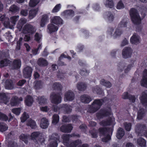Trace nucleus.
<instances>
[{
	"mask_svg": "<svg viewBox=\"0 0 147 147\" xmlns=\"http://www.w3.org/2000/svg\"><path fill=\"white\" fill-rule=\"evenodd\" d=\"M111 139V136L109 134H107L105 137L103 138L102 139V141L105 142H107L109 141Z\"/></svg>",
	"mask_w": 147,
	"mask_h": 147,
	"instance_id": "59",
	"label": "nucleus"
},
{
	"mask_svg": "<svg viewBox=\"0 0 147 147\" xmlns=\"http://www.w3.org/2000/svg\"><path fill=\"white\" fill-rule=\"evenodd\" d=\"M123 125L125 130L128 131H130L131 130L132 125L131 123H128L127 122H125L123 123Z\"/></svg>",
	"mask_w": 147,
	"mask_h": 147,
	"instance_id": "51",
	"label": "nucleus"
},
{
	"mask_svg": "<svg viewBox=\"0 0 147 147\" xmlns=\"http://www.w3.org/2000/svg\"><path fill=\"white\" fill-rule=\"evenodd\" d=\"M47 28L50 34L57 32L58 29V27L52 24H49L47 26Z\"/></svg>",
	"mask_w": 147,
	"mask_h": 147,
	"instance_id": "27",
	"label": "nucleus"
},
{
	"mask_svg": "<svg viewBox=\"0 0 147 147\" xmlns=\"http://www.w3.org/2000/svg\"><path fill=\"white\" fill-rule=\"evenodd\" d=\"M100 84L102 86L109 88L111 87L112 85L111 83L110 82L107 81L104 79L100 80Z\"/></svg>",
	"mask_w": 147,
	"mask_h": 147,
	"instance_id": "40",
	"label": "nucleus"
},
{
	"mask_svg": "<svg viewBox=\"0 0 147 147\" xmlns=\"http://www.w3.org/2000/svg\"><path fill=\"white\" fill-rule=\"evenodd\" d=\"M49 20V17L47 14H44L42 16L41 20L40 26L41 27H44Z\"/></svg>",
	"mask_w": 147,
	"mask_h": 147,
	"instance_id": "28",
	"label": "nucleus"
},
{
	"mask_svg": "<svg viewBox=\"0 0 147 147\" xmlns=\"http://www.w3.org/2000/svg\"><path fill=\"white\" fill-rule=\"evenodd\" d=\"M112 118L109 117L106 120H103L100 122V124L102 126H107L111 125L113 123Z\"/></svg>",
	"mask_w": 147,
	"mask_h": 147,
	"instance_id": "20",
	"label": "nucleus"
},
{
	"mask_svg": "<svg viewBox=\"0 0 147 147\" xmlns=\"http://www.w3.org/2000/svg\"><path fill=\"white\" fill-rule=\"evenodd\" d=\"M21 61L20 59H14L12 63L9 65V67L12 70H18L21 67Z\"/></svg>",
	"mask_w": 147,
	"mask_h": 147,
	"instance_id": "9",
	"label": "nucleus"
},
{
	"mask_svg": "<svg viewBox=\"0 0 147 147\" xmlns=\"http://www.w3.org/2000/svg\"><path fill=\"white\" fill-rule=\"evenodd\" d=\"M146 114V110L143 108H140L138 111L137 119L139 120L142 119L145 116Z\"/></svg>",
	"mask_w": 147,
	"mask_h": 147,
	"instance_id": "21",
	"label": "nucleus"
},
{
	"mask_svg": "<svg viewBox=\"0 0 147 147\" xmlns=\"http://www.w3.org/2000/svg\"><path fill=\"white\" fill-rule=\"evenodd\" d=\"M132 50L129 47H126L123 49L122 52L123 57L125 59L131 57Z\"/></svg>",
	"mask_w": 147,
	"mask_h": 147,
	"instance_id": "10",
	"label": "nucleus"
},
{
	"mask_svg": "<svg viewBox=\"0 0 147 147\" xmlns=\"http://www.w3.org/2000/svg\"><path fill=\"white\" fill-rule=\"evenodd\" d=\"M142 79L140 83L141 85L144 87H147V74H143Z\"/></svg>",
	"mask_w": 147,
	"mask_h": 147,
	"instance_id": "36",
	"label": "nucleus"
},
{
	"mask_svg": "<svg viewBox=\"0 0 147 147\" xmlns=\"http://www.w3.org/2000/svg\"><path fill=\"white\" fill-rule=\"evenodd\" d=\"M104 102L103 98L94 100L89 107L88 110L89 112L92 113L96 112L100 109Z\"/></svg>",
	"mask_w": 147,
	"mask_h": 147,
	"instance_id": "1",
	"label": "nucleus"
},
{
	"mask_svg": "<svg viewBox=\"0 0 147 147\" xmlns=\"http://www.w3.org/2000/svg\"><path fill=\"white\" fill-rule=\"evenodd\" d=\"M140 99L142 104L147 110V94L143 92Z\"/></svg>",
	"mask_w": 147,
	"mask_h": 147,
	"instance_id": "22",
	"label": "nucleus"
},
{
	"mask_svg": "<svg viewBox=\"0 0 147 147\" xmlns=\"http://www.w3.org/2000/svg\"><path fill=\"white\" fill-rule=\"evenodd\" d=\"M63 20L59 16H55L51 20V22L58 26L63 24Z\"/></svg>",
	"mask_w": 147,
	"mask_h": 147,
	"instance_id": "19",
	"label": "nucleus"
},
{
	"mask_svg": "<svg viewBox=\"0 0 147 147\" xmlns=\"http://www.w3.org/2000/svg\"><path fill=\"white\" fill-rule=\"evenodd\" d=\"M37 64L40 66L45 67L48 65V63L46 60L43 58H40L38 59Z\"/></svg>",
	"mask_w": 147,
	"mask_h": 147,
	"instance_id": "32",
	"label": "nucleus"
},
{
	"mask_svg": "<svg viewBox=\"0 0 147 147\" xmlns=\"http://www.w3.org/2000/svg\"><path fill=\"white\" fill-rule=\"evenodd\" d=\"M61 138L63 140V143L64 145L65 146L66 144L69 142V138L70 137L69 134H65L61 136Z\"/></svg>",
	"mask_w": 147,
	"mask_h": 147,
	"instance_id": "37",
	"label": "nucleus"
},
{
	"mask_svg": "<svg viewBox=\"0 0 147 147\" xmlns=\"http://www.w3.org/2000/svg\"><path fill=\"white\" fill-rule=\"evenodd\" d=\"M60 136L57 133H54L51 136L50 139L51 140L47 147H57L58 142H59Z\"/></svg>",
	"mask_w": 147,
	"mask_h": 147,
	"instance_id": "4",
	"label": "nucleus"
},
{
	"mask_svg": "<svg viewBox=\"0 0 147 147\" xmlns=\"http://www.w3.org/2000/svg\"><path fill=\"white\" fill-rule=\"evenodd\" d=\"M20 8L15 5H11L9 9V11L13 13H16L19 11Z\"/></svg>",
	"mask_w": 147,
	"mask_h": 147,
	"instance_id": "42",
	"label": "nucleus"
},
{
	"mask_svg": "<svg viewBox=\"0 0 147 147\" xmlns=\"http://www.w3.org/2000/svg\"><path fill=\"white\" fill-rule=\"evenodd\" d=\"M19 17L18 15L11 17L10 18L11 23L14 25H15L19 20Z\"/></svg>",
	"mask_w": 147,
	"mask_h": 147,
	"instance_id": "50",
	"label": "nucleus"
},
{
	"mask_svg": "<svg viewBox=\"0 0 147 147\" xmlns=\"http://www.w3.org/2000/svg\"><path fill=\"white\" fill-rule=\"evenodd\" d=\"M53 87L55 90L61 91L62 88V86L59 83L55 82L53 85Z\"/></svg>",
	"mask_w": 147,
	"mask_h": 147,
	"instance_id": "48",
	"label": "nucleus"
},
{
	"mask_svg": "<svg viewBox=\"0 0 147 147\" xmlns=\"http://www.w3.org/2000/svg\"><path fill=\"white\" fill-rule=\"evenodd\" d=\"M104 3L107 7L112 8L114 6V3L113 0H104Z\"/></svg>",
	"mask_w": 147,
	"mask_h": 147,
	"instance_id": "41",
	"label": "nucleus"
},
{
	"mask_svg": "<svg viewBox=\"0 0 147 147\" xmlns=\"http://www.w3.org/2000/svg\"><path fill=\"white\" fill-rule=\"evenodd\" d=\"M39 1V0H30L29 6L30 7H34L38 3Z\"/></svg>",
	"mask_w": 147,
	"mask_h": 147,
	"instance_id": "56",
	"label": "nucleus"
},
{
	"mask_svg": "<svg viewBox=\"0 0 147 147\" xmlns=\"http://www.w3.org/2000/svg\"><path fill=\"white\" fill-rule=\"evenodd\" d=\"M77 87L79 90L83 91L86 89L87 85L85 83L81 82L78 84L77 85Z\"/></svg>",
	"mask_w": 147,
	"mask_h": 147,
	"instance_id": "38",
	"label": "nucleus"
},
{
	"mask_svg": "<svg viewBox=\"0 0 147 147\" xmlns=\"http://www.w3.org/2000/svg\"><path fill=\"white\" fill-rule=\"evenodd\" d=\"M111 115V112L110 110L107 109L102 108L96 113V117L97 119H100Z\"/></svg>",
	"mask_w": 147,
	"mask_h": 147,
	"instance_id": "6",
	"label": "nucleus"
},
{
	"mask_svg": "<svg viewBox=\"0 0 147 147\" xmlns=\"http://www.w3.org/2000/svg\"><path fill=\"white\" fill-rule=\"evenodd\" d=\"M32 67L29 66H27L23 69V74H32Z\"/></svg>",
	"mask_w": 147,
	"mask_h": 147,
	"instance_id": "46",
	"label": "nucleus"
},
{
	"mask_svg": "<svg viewBox=\"0 0 147 147\" xmlns=\"http://www.w3.org/2000/svg\"><path fill=\"white\" fill-rule=\"evenodd\" d=\"M38 99L39 103L40 105L44 104L46 103L47 99L44 96L38 97Z\"/></svg>",
	"mask_w": 147,
	"mask_h": 147,
	"instance_id": "53",
	"label": "nucleus"
},
{
	"mask_svg": "<svg viewBox=\"0 0 147 147\" xmlns=\"http://www.w3.org/2000/svg\"><path fill=\"white\" fill-rule=\"evenodd\" d=\"M107 127H101L98 129L100 134L103 136H105L107 134Z\"/></svg>",
	"mask_w": 147,
	"mask_h": 147,
	"instance_id": "52",
	"label": "nucleus"
},
{
	"mask_svg": "<svg viewBox=\"0 0 147 147\" xmlns=\"http://www.w3.org/2000/svg\"><path fill=\"white\" fill-rule=\"evenodd\" d=\"M61 110L63 111L64 113L65 114H69L71 113L72 111L71 106L67 104H62L60 105Z\"/></svg>",
	"mask_w": 147,
	"mask_h": 147,
	"instance_id": "16",
	"label": "nucleus"
},
{
	"mask_svg": "<svg viewBox=\"0 0 147 147\" xmlns=\"http://www.w3.org/2000/svg\"><path fill=\"white\" fill-rule=\"evenodd\" d=\"M82 143L81 140L79 139L75 140L69 141V142L66 144V147H77Z\"/></svg>",
	"mask_w": 147,
	"mask_h": 147,
	"instance_id": "14",
	"label": "nucleus"
},
{
	"mask_svg": "<svg viewBox=\"0 0 147 147\" xmlns=\"http://www.w3.org/2000/svg\"><path fill=\"white\" fill-rule=\"evenodd\" d=\"M80 99L81 102L85 104H88L92 100L91 97L86 94L82 95L80 97Z\"/></svg>",
	"mask_w": 147,
	"mask_h": 147,
	"instance_id": "17",
	"label": "nucleus"
},
{
	"mask_svg": "<svg viewBox=\"0 0 147 147\" xmlns=\"http://www.w3.org/2000/svg\"><path fill=\"white\" fill-rule=\"evenodd\" d=\"M49 125V121L47 119L45 118L42 119L40 124V127L41 128L46 129L48 127Z\"/></svg>",
	"mask_w": 147,
	"mask_h": 147,
	"instance_id": "29",
	"label": "nucleus"
},
{
	"mask_svg": "<svg viewBox=\"0 0 147 147\" xmlns=\"http://www.w3.org/2000/svg\"><path fill=\"white\" fill-rule=\"evenodd\" d=\"M27 125L30 126L32 129H35L36 127V124L34 121L30 119L28 121Z\"/></svg>",
	"mask_w": 147,
	"mask_h": 147,
	"instance_id": "45",
	"label": "nucleus"
},
{
	"mask_svg": "<svg viewBox=\"0 0 147 147\" xmlns=\"http://www.w3.org/2000/svg\"><path fill=\"white\" fill-rule=\"evenodd\" d=\"M63 14L67 18H71L74 16V11L71 9L67 10L63 12Z\"/></svg>",
	"mask_w": 147,
	"mask_h": 147,
	"instance_id": "25",
	"label": "nucleus"
},
{
	"mask_svg": "<svg viewBox=\"0 0 147 147\" xmlns=\"http://www.w3.org/2000/svg\"><path fill=\"white\" fill-rule=\"evenodd\" d=\"M42 87V84L41 81H36L35 84V87L36 89L41 88Z\"/></svg>",
	"mask_w": 147,
	"mask_h": 147,
	"instance_id": "54",
	"label": "nucleus"
},
{
	"mask_svg": "<svg viewBox=\"0 0 147 147\" xmlns=\"http://www.w3.org/2000/svg\"><path fill=\"white\" fill-rule=\"evenodd\" d=\"M136 131L138 135L142 134L147 137V127L144 124H137L136 125Z\"/></svg>",
	"mask_w": 147,
	"mask_h": 147,
	"instance_id": "5",
	"label": "nucleus"
},
{
	"mask_svg": "<svg viewBox=\"0 0 147 147\" xmlns=\"http://www.w3.org/2000/svg\"><path fill=\"white\" fill-rule=\"evenodd\" d=\"M8 129V127L7 125L3 122H0V131L1 132H3Z\"/></svg>",
	"mask_w": 147,
	"mask_h": 147,
	"instance_id": "47",
	"label": "nucleus"
},
{
	"mask_svg": "<svg viewBox=\"0 0 147 147\" xmlns=\"http://www.w3.org/2000/svg\"><path fill=\"white\" fill-rule=\"evenodd\" d=\"M137 144L141 147H145L146 146V141L142 138H139L137 140Z\"/></svg>",
	"mask_w": 147,
	"mask_h": 147,
	"instance_id": "39",
	"label": "nucleus"
},
{
	"mask_svg": "<svg viewBox=\"0 0 147 147\" xmlns=\"http://www.w3.org/2000/svg\"><path fill=\"white\" fill-rule=\"evenodd\" d=\"M107 16V18L109 21L112 22L114 19V16L110 11H107L106 12Z\"/></svg>",
	"mask_w": 147,
	"mask_h": 147,
	"instance_id": "57",
	"label": "nucleus"
},
{
	"mask_svg": "<svg viewBox=\"0 0 147 147\" xmlns=\"http://www.w3.org/2000/svg\"><path fill=\"white\" fill-rule=\"evenodd\" d=\"M40 135H42V134L39 131L34 132L31 134V139L33 140L36 144H38L37 140Z\"/></svg>",
	"mask_w": 147,
	"mask_h": 147,
	"instance_id": "15",
	"label": "nucleus"
},
{
	"mask_svg": "<svg viewBox=\"0 0 147 147\" xmlns=\"http://www.w3.org/2000/svg\"><path fill=\"white\" fill-rule=\"evenodd\" d=\"M22 38H20L19 40L17 42V46L16 49L17 50H19L20 49V47L22 45Z\"/></svg>",
	"mask_w": 147,
	"mask_h": 147,
	"instance_id": "63",
	"label": "nucleus"
},
{
	"mask_svg": "<svg viewBox=\"0 0 147 147\" xmlns=\"http://www.w3.org/2000/svg\"><path fill=\"white\" fill-rule=\"evenodd\" d=\"M5 87L6 89L11 90L14 88L13 81L11 79L7 80L5 82Z\"/></svg>",
	"mask_w": 147,
	"mask_h": 147,
	"instance_id": "24",
	"label": "nucleus"
},
{
	"mask_svg": "<svg viewBox=\"0 0 147 147\" xmlns=\"http://www.w3.org/2000/svg\"><path fill=\"white\" fill-rule=\"evenodd\" d=\"M129 14L132 22L135 24L139 25L141 21V19L138 11L136 9L132 8L129 11Z\"/></svg>",
	"mask_w": 147,
	"mask_h": 147,
	"instance_id": "2",
	"label": "nucleus"
},
{
	"mask_svg": "<svg viewBox=\"0 0 147 147\" xmlns=\"http://www.w3.org/2000/svg\"><path fill=\"white\" fill-rule=\"evenodd\" d=\"M61 8V5L60 4H57L54 7L52 10V12L56 13L58 12Z\"/></svg>",
	"mask_w": 147,
	"mask_h": 147,
	"instance_id": "61",
	"label": "nucleus"
},
{
	"mask_svg": "<svg viewBox=\"0 0 147 147\" xmlns=\"http://www.w3.org/2000/svg\"><path fill=\"white\" fill-rule=\"evenodd\" d=\"M70 116H67L65 115L63 116V117L62 121L63 122L67 123L69 122L70 121Z\"/></svg>",
	"mask_w": 147,
	"mask_h": 147,
	"instance_id": "64",
	"label": "nucleus"
},
{
	"mask_svg": "<svg viewBox=\"0 0 147 147\" xmlns=\"http://www.w3.org/2000/svg\"><path fill=\"white\" fill-rule=\"evenodd\" d=\"M9 98L5 93H0V99L3 101L5 104H6L9 102Z\"/></svg>",
	"mask_w": 147,
	"mask_h": 147,
	"instance_id": "31",
	"label": "nucleus"
},
{
	"mask_svg": "<svg viewBox=\"0 0 147 147\" xmlns=\"http://www.w3.org/2000/svg\"><path fill=\"white\" fill-rule=\"evenodd\" d=\"M73 127L70 124H65L62 125L60 127L61 131L65 133L70 132L73 129Z\"/></svg>",
	"mask_w": 147,
	"mask_h": 147,
	"instance_id": "13",
	"label": "nucleus"
},
{
	"mask_svg": "<svg viewBox=\"0 0 147 147\" xmlns=\"http://www.w3.org/2000/svg\"><path fill=\"white\" fill-rule=\"evenodd\" d=\"M33 102V98L30 95H27L25 97V104L28 107L31 106L32 105Z\"/></svg>",
	"mask_w": 147,
	"mask_h": 147,
	"instance_id": "23",
	"label": "nucleus"
},
{
	"mask_svg": "<svg viewBox=\"0 0 147 147\" xmlns=\"http://www.w3.org/2000/svg\"><path fill=\"white\" fill-rule=\"evenodd\" d=\"M125 132L124 130L122 128L119 127L118 129L116 134L117 138L118 139H121L124 135Z\"/></svg>",
	"mask_w": 147,
	"mask_h": 147,
	"instance_id": "26",
	"label": "nucleus"
},
{
	"mask_svg": "<svg viewBox=\"0 0 147 147\" xmlns=\"http://www.w3.org/2000/svg\"><path fill=\"white\" fill-rule=\"evenodd\" d=\"M74 98L75 94L71 90H68L65 93L64 98L65 100L71 101L74 100Z\"/></svg>",
	"mask_w": 147,
	"mask_h": 147,
	"instance_id": "12",
	"label": "nucleus"
},
{
	"mask_svg": "<svg viewBox=\"0 0 147 147\" xmlns=\"http://www.w3.org/2000/svg\"><path fill=\"white\" fill-rule=\"evenodd\" d=\"M8 119V117L6 114L0 112V120L7 121Z\"/></svg>",
	"mask_w": 147,
	"mask_h": 147,
	"instance_id": "55",
	"label": "nucleus"
},
{
	"mask_svg": "<svg viewBox=\"0 0 147 147\" xmlns=\"http://www.w3.org/2000/svg\"><path fill=\"white\" fill-rule=\"evenodd\" d=\"M9 58H5L0 61V65L1 67H3L10 65L11 61L9 59Z\"/></svg>",
	"mask_w": 147,
	"mask_h": 147,
	"instance_id": "33",
	"label": "nucleus"
},
{
	"mask_svg": "<svg viewBox=\"0 0 147 147\" xmlns=\"http://www.w3.org/2000/svg\"><path fill=\"white\" fill-rule=\"evenodd\" d=\"M52 119V124L53 125H55L57 124L59 121V116L57 114H55L53 116Z\"/></svg>",
	"mask_w": 147,
	"mask_h": 147,
	"instance_id": "43",
	"label": "nucleus"
},
{
	"mask_svg": "<svg viewBox=\"0 0 147 147\" xmlns=\"http://www.w3.org/2000/svg\"><path fill=\"white\" fill-rule=\"evenodd\" d=\"M29 137V135L27 134H21L19 136L20 139L23 141L25 144H27L28 143V140Z\"/></svg>",
	"mask_w": 147,
	"mask_h": 147,
	"instance_id": "34",
	"label": "nucleus"
},
{
	"mask_svg": "<svg viewBox=\"0 0 147 147\" xmlns=\"http://www.w3.org/2000/svg\"><path fill=\"white\" fill-rule=\"evenodd\" d=\"M93 92L96 93L97 94L99 95L103 96V92L102 88L99 86H97L92 88Z\"/></svg>",
	"mask_w": 147,
	"mask_h": 147,
	"instance_id": "30",
	"label": "nucleus"
},
{
	"mask_svg": "<svg viewBox=\"0 0 147 147\" xmlns=\"http://www.w3.org/2000/svg\"><path fill=\"white\" fill-rule=\"evenodd\" d=\"M21 109L20 108H15L12 110V112L17 115H18L20 113Z\"/></svg>",
	"mask_w": 147,
	"mask_h": 147,
	"instance_id": "58",
	"label": "nucleus"
},
{
	"mask_svg": "<svg viewBox=\"0 0 147 147\" xmlns=\"http://www.w3.org/2000/svg\"><path fill=\"white\" fill-rule=\"evenodd\" d=\"M23 31L25 34H28L29 35L34 34L36 32V29L34 26L29 24H27L24 26Z\"/></svg>",
	"mask_w": 147,
	"mask_h": 147,
	"instance_id": "8",
	"label": "nucleus"
},
{
	"mask_svg": "<svg viewBox=\"0 0 147 147\" xmlns=\"http://www.w3.org/2000/svg\"><path fill=\"white\" fill-rule=\"evenodd\" d=\"M50 99L52 103L58 105L60 103L61 100V97L60 93H55L53 92L51 94Z\"/></svg>",
	"mask_w": 147,
	"mask_h": 147,
	"instance_id": "7",
	"label": "nucleus"
},
{
	"mask_svg": "<svg viewBox=\"0 0 147 147\" xmlns=\"http://www.w3.org/2000/svg\"><path fill=\"white\" fill-rule=\"evenodd\" d=\"M36 9L31 10L30 11L29 14V18L30 19H32L36 15L38 12Z\"/></svg>",
	"mask_w": 147,
	"mask_h": 147,
	"instance_id": "44",
	"label": "nucleus"
},
{
	"mask_svg": "<svg viewBox=\"0 0 147 147\" xmlns=\"http://www.w3.org/2000/svg\"><path fill=\"white\" fill-rule=\"evenodd\" d=\"M127 23L128 20L127 18H124L122 19L119 24L118 27L116 29L113 35V36L114 38L120 36L121 35L122 33V31L120 28L126 27Z\"/></svg>",
	"mask_w": 147,
	"mask_h": 147,
	"instance_id": "3",
	"label": "nucleus"
},
{
	"mask_svg": "<svg viewBox=\"0 0 147 147\" xmlns=\"http://www.w3.org/2000/svg\"><path fill=\"white\" fill-rule=\"evenodd\" d=\"M10 58L9 50L3 51L0 53V59Z\"/></svg>",
	"mask_w": 147,
	"mask_h": 147,
	"instance_id": "35",
	"label": "nucleus"
},
{
	"mask_svg": "<svg viewBox=\"0 0 147 147\" xmlns=\"http://www.w3.org/2000/svg\"><path fill=\"white\" fill-rule=\"evenodd\" d=\"M130 41L132 44L137 45L140 42V37L136 33H134L131 37Z\"/></svg>",
	"mask_w": 147,
	"mask_h": 147,
	"instance_id": "18",
	"label": "nucleus"
},
{
	"mask_svg": "<svg viewBox=\"0 0 147 147\" xmlns=\"http://www.w3.org/2000/svg\"><path fill=\"white\" fill-rule=\"evenodd\" d=\"M23 100V98L22 97L19 98L17 96H13L11 98L10 104L11 106H15L19 105L20 101Z\"/></svg>",
	"mask_w": 147,
	"mask_h": 147,
	"instance_id": "11",
	"label": "nucleus"
},
{
	"mask_svg": "<svg viewBox=\"0 0 147 147\" xmlns=\"http://www.w3.org/2000/svg\"><path fill=\"white\" fill-rule=\"evenodd\" d=\"M41 35L38 33L36 32L34 35V40L36 41L37 42L39 43L40 40L41 38Z\"/></svg>",
	"mask_w": 147,
	"mask_h": 147,
	"instance_id": "62",
	"label": "nucleus"
},
{
	"mask_svg": "<svg viewBox=\"0 0 147 147\" xmlns=\"http://www.w3.org/2000/svg\"><path fill=\"white\" fill-rule=\"evenodd\" d=\"M8 146V147H18V144L17 143L11 140L9 142Z\"/></svg>",
	"mask_w": 147,
	"mask_h": 147,
	"instance_id": "60",
	"label": "nucleus"
},
{
	"mask_svg": "<svg viewBox=\"0 0 147 147\" xmlns=\"http://www.w3.org/2000/svg\"><path fill=\"white\" fill-rule=\"evenodd\" d=\"M117 69L119 71L121 72L125 69V64L123 62H120L118 65Z\"/></svg>",
	"mask_w": 147,
	"mask_h": 147,
	"instance_id": "49",
	"label": "nucleus"
}]
</instances>
